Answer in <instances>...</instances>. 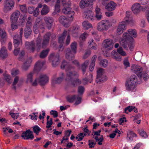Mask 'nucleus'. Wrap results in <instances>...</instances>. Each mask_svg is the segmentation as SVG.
<instances>
[{
  "label": "nucleus",
  "mask_w": 149,
  "mask_h": 149,
  "mask_svg": "<svg viewBox=\"0 0 149 149\" xmlns=\"http://www.w3.org/2000/svg\"><path fill=\"white\" fill-rule=\"evenodd\" d=\"M15 22H11V28L13 30H14L17 28V25L15 23Z\"/></svg>",
  "instance_id": "obj_63"
},
{
  "label": "nucleus",
  "mask_w": 149,
  "mask_h": 149,
  "mask_svg": "<svg viewBox=\"0 0 149 149\" xmlns=\"http://www.w3.org/2000/svg\"><path fill=\"white\" fill-rule=\"evenodd\" d=\"M89 63V61L88 60H86L81 65V69L83 72V74L85 72L86 69Z\"/></svg>",
  "instance_id": "obj_38"
},
{
  "label": "nucleus",
  "mask_w": 149,
  "mask_h": 149,
  "mask_svg": "<svg viewBox=\"0 0 149 149\" xmlns=\"http://www.w3.org/2000/svg\"><path fill=\"white\" fill-rule=\"evenodd\" d=\"M84 15L86 19L92 21L95 19L93 13L90 10L85 11L84 12Z\"/></svg>",
  "instance_id": "obj_22"
},
{
  "label": "nucleus",
  "mask_w": 149,
  "mask_h": 149,
  "mask_svg": "<svg viewBox=\"0 0 149 149\" xmlns=\"http://www.w3.org/2000/svg\"><path fill=\"white\" fill-rule=\"evenodd\" d=\"M88 33L84 32L81 34L79 38L81 40L84 41L86 40V39L88 37Z\"/></svg>",
  "instance_id": "obj_45"
},
{
  "label": "nucleus",
  "mask_w": 149,
  "mask_h": 149,
  "mask_svg": "<svg viewBox=\"0 0 149 149\" xmlns=\"http://www.w3.org/2000/svg\"><path fill=\"white\" fill-rule=\"evenodd\" d=\"M120 132V131L118 130V129H117L115 131H113L111 134H110L109 137L111 138H114L115 137V136L116 135V133H119Z\"/></svg>",
  "instance_id": "obj_53"
},
{
  "label": "nucleus",
  "mask_w": 149,
  "mask_h": 149,
  "mask_svg": "<svg viewBox=\"0 0 149 149\" xmlns=\"http://www.w3.org/2000/svg\"><path fill=\"white\" fill-rule=\"evenodd\" d=\"M75 65L78 67L79 66V63L77 60H74L72 61V64L68 63L65 61H63L61 64V68L62 69H65L67 72L71 71V70L74 69Z\"/></svg>",
  "instance_id": "obj_5"
},
{
  "label": "nucleus",
  "mask_w": 149,
  "mask_h": 149,
  "mask_svg": "<svg viewBox=\"0 0 149 149\" xmlns=\"http://www.w3.org/2000/svg\"><path fill=\"white\" fill-rule=\"evenodd\" d=\"M50 33H47L44 36L43 41L41 44V38L40 35H39L36 40V45H35L34 42L31 41L29 42H26L25 45L26 49L29 52H34L36 51L38 52L41 47L44 48L48 44L49 40Z\"/></svg>",
  "instance_id": "obj_1"
},
{
  "label": "nucleus",
  "mask_w": 149,
  "mask_h": 149,
  "mask_svg": "<svg viewBox=\"0 0 149 149\" xmlns=\"http://www.w3.org/2000/svg\"><path fill=\"white\" fill-rule=\"evenodd\" d=\"M32 61V59L31 58L29 57L28 58L23 64L22 68L23 70H26L30 66Z\"/></svg>",
  "instance_id": "obj_27"
},
{
  "label": "nucleus",
  "mask_w": 149,
  "mask_h": 149,
  "mask_svg": "<svg viewBox=\"0 0 149 149\" xmlns=\"http://www.w3.org/2000/svg\"><path fill=\"white\" fill-rule=\"evenodd\" d=\"M32 21V19L31 18V17H29L26 23V27H30V26H31L32 25V23L31 22Z\"/></svg>",
  "instance_id": "obj_57"
},
{
  "label": "nucleus",
  "mask_w": 149,
  "mask_h": 149,
  "mask_svg": "<svg viewBox=\"0 0 149 149\" xmlns=\"http://www.w3.org/2000/svg\"><path fill=\"white\" fill-rule=\"evenodd\" d=\"M62 3L63 8L62 10L63 12L65 14H68L71 11V8L70 7L71 3L70 1H67L65 0H62Z\"/></svg>",
  "instance_id": "obj_13"
},
{
  "label": "nucleus",
  "mask_w": 149,
  "mask_h": 149,
  "mask_svg": "<svg viewBox=\"0 0 149 149\" xmlns=\"http://www.w3.org/2000/svg\"><path fill=\"white\" fill-rule=\"evenodd\" d=\"M63 80V78L61 77H59L57 78L54 77L52 80V82L53 83L55 84L60 83Z\"/></svg>",
  "instance_id": "obj_44"
},
{
  "label": "nucleus",
  "mask_w": 149,
  "mask_h": 149,
  "mask_svg": "<svg viewBox=\"0 0 149 149\" xmlns=\"http://www.w3.org/2000/svg\"><path fill=\"white\" fill-rule=\"evenodd\" d=\"M127 81L136 86L138 84H140V83L138 81L137 76L135 75H131Z\"/></svg>",
  "instance_id": "obj_28"
},
{
  "label": "nucleus",
  "mask_w": 149,
  "mask_h": 149,
  "mask_svg": "<svg viewBox=\"0 0 149 149\" xmlns=\"http://www.w3.org/2000/svg\"><path fill=\"white\" fill-rule=\"evenodd\" d=\"M95 0H81L79 3L80 7L83 9L90 5H92Z\"/></svg>",
  "instance_id": "obj_16"
},
{
  "label": "nucleus",
  "mask_w": 149,
  "mask_h": 149,
  "mask_svg": "<svg viewBox=\"0 0 149 149\" xmlns=\"http://www.w3.org/2000/svg\"><path fill=\"white\" fill-rule=\"evenodd\" d=\"M33 74L34 72H30L27 75L26 81L27 82L31 83L32 82Z\"/></svg>",
  "instance_id": "obj_40"
},
{
  "label": "nucleus",
  "mask_w": 149,
  "mask_h": 149,
  "mask_svg": "<svg viewBox=\"0 0 149 149\" xmlns=\"http://www.w3.org/2000/svg\"><path fill=\"white\" fill-rule=\"evenodd\" d=\"M127 24L125 21H122L119 22L117 26L116 32L118 35H120L126 29V24Z\"/></svg>",
  "instance_id": "obj_14"
},
{
  "label": "nucleus",
  "mask_w": 149,
  "mask_h": 149,
  "mask_svg": "<svg viewBox=\"0 0 149 149\" xmlns=\"http://www.w3.org/2000/svg\"><path fill=\"white\" fill-rule=\"evenodd\" d=\"M132 70L137 74L138 76H141L142 74V68L139 66L134 65L133 66Z\"/></svg>",
  "instance_id": "obj_25"
},
{
  "label": "nucleus",
  "mask_w": 149,
  "mask_h": 149,
  "mask_svg": "<svg viewBox=\"0 0 149 149\" xmlns=\"http://www.w3.org/2000/svg\"><path fill=\"white\" fill-rule=\"evenodd\" d=\"M77 43L74 42L71 43L70 47L71 50L68 49L66 51L65 57L69 60H72L74 58V55L77 52Z\"/></svg>",
  "instance_id": "obj_4"
},
{
  "label": "nucleus",
  "mask_w": 149,
  "mask_h": 149,
  "mask_svg": "<svg viewBox=\"0 0 149 149\" xmlns=\"http://www.w3.org/2000/svg\"><path fill=\"white\" fill-rule=\"evenodd\" d=\"M7 33L4 29H1V42L2 43L5 42L7 40Z\"/></svg>",
  "instance_id": "obj_31"
},
{
  "label": "nucleus",
  "mask_w": 149,
  "mask_h": 149,
  "mask_svg": "<svg viewBox=\"0 0 149 149\" xmlns=\"http://www.w3.org/2000/svg\"><path fill=\"white\" fill-rule=\"evenodd\" d=\"M50 114L51 115H52L54 118H56L58 116V113L56 111H50Z\"/></svg>",
  "instance_id": "obj_61"
},
{
  "label": "nucleus",
  "mask_w": 149,
  "mask_h": 149,
  "mask_svg": "<svg viewBox=\"0 0 149 149\" xmlns=\"http://www.w3.org/2000/svg\"><path fill=\"white\" fill-rule=\"evenodd\" d=\"M90 54L91 51L90 50L86 51L83 56V58L84 59H86L89 56Z\"/></svg>",
  "instance_id": "obj_62"
},
{
  "label": "nucleus",
  "mask_w": 149,
  "mask_h": 149,
  "mask_svg": "<svg viewBox=\"0 0 149 149\" xmlns=\"http://www.w3.org/2000/svg\"><path fill=\"white\" fill-rule=\"evenodd\" d=\"M49 51V49L42 51L40 55V57L41 58H43L46 57L47 56Z\"/></svg>",
  "instance_id": "obj_39"
},
{
  "label": "nucleus",
  "mask_w": 149,
  "mask_h": 149,
  "mask_svg": "<svg viewBox=\"0 0 149 149\" xmlns=\"http://www.w3.org/2000/svg\"><path fill=\"white\" fill-rule=\"evenodd\" d=\"M111 26L110 22L109 20L105 19L97 23V29L98 31L103 32L108 30Z\"/></svg>",
  "instance_id": "obj_6"
},
{
  "label": "nucleus",
  "mask_w": 149,
  "mask_h": 149,
  "mask_svg": "<svg viewBox=\"0 0 149 149\" xmlns=\"http://www.w3.org/2000/svg\"><path fill=\"white\" fill-rule=\"evenodd\" d=\"M127 47L129 48L131 51H132L133 49L134 46V39L130 40H127Z\"/></svg>",
  "instance_id": "obj_37"
},
{
  "label": "nucleus",
  "mask_w": 149,
  "mask_h": 149,
  "mask_svg": "<svg viewBox=\"0 0 149 149\" xmlns=\"http://www.w3.org/2000/svg\"><path fill=\"white\" fill-rule=\"evenodd\" d=\"M19 80V78L18 77H16L14 78V81L13 83V88L15 90L16 88L15 86V85L17 84Z\"/></svg>",
  "instance_id": "obj_58"
},
{
  "label": "nucleus",
  "mask_w": 149,
  "mask_h": 149,
  "mask_svg": "<svg viewBox=\"0 0 149 149\" xmlns=\"http://www.w3.org/2000/svg\"><path fill=\"white\" fill-rule=\"evenodd\" d=\"M11 73L12 75L15 76L19 74V71L18 69H13L12 70Z\"/></svg>",
  "instance_id": "obj_59"
},
{
  "label": "nucleus",
  "mask_w": 149,
  "mask_h": 149,
  "mask_svg": "<svg viewBox=\"0 0 149 149\" xmlns=\"http://www.w3.org/2000/svg\"><path fill=\"white\" fill-rule=\"evenodd\" d=\"M68 14V19L69 22L70 23V22L72 21L73 20L74 13L73 11H71Z\"/></svg>",
  "instance_id": "obj_43"
},
{
  "label": "nucleus",
  "mask_w": 149,
  "mask_h": 149,
  "mask_svg": "<svg viewBox=\"0 0 149 149\" xmlns=\"http://www.w3.org/2000/svg\"><path fill=\"white\" fill-rule=\"evenodd\" d=\"M20 14V13L18 10H16L13 12L11 15L10 19L11 22H17Z\"/></svg>",
  "instance_id": "obj_30"
},
{
  "label": "nucleus",
  "mask_w": 149,
  "mask_h": 149,
  "mask_svg": "<svg viewBox=\"0 0 149 149\" xmlns=\"http://www.w3.org/2000/svg\"><path fill=\"white\" fill-rule=\"evenodd\" d=\"M142 9V6L138 3L134 4L132 7V10L135 15H137L140 13Z\"/></svg>",
  "instance_id": "obj_19"
},
{
  "label": "nucleus",
  "mask_w": 149,
  "mask_h": 149,
  "mask_svg": "<svg viewBox=\"0 0 149 149\" xmlns=\"http://www.w3.org/2000/svg\"><path fill=\"white\" fill-rule=\"evenodd\" d=\"M67 35L65 44L66 45H68L70 42V35L68 33V32L66 31H64L61 35L58 38V42L61 44L59 46V48L60 49L63 47L62 43H63L64 40L65 39V36Z\"/></svg>",
  "instance_id": "obj_9"
},
{
  "label": "nucleus",
  "mask_w": 149,
  "mask_h": 149,
  "mask_svg": "<svg viewBox=\"0 0 149 149\" xmlns=\"http://www.w3.org/2000/svg\"><path fill=\"white\" fill-rule=\"evenodd\" d=\"M84 91V88L83 86H79L78 88V93L80 95H82Z\"/></svg>",
  "instance_id": "obj_54"
},
{
  "label": "nucleus",
  "mask_w": 149,
  "mask_h": 149,
  "mask_svg": "<svg viewBox=\"0 0 149 149\" xmlns=\"http://www.w3.org/2000/svg\"><path fill=\"white\" fill-rule=\"evenodd\" d=\"M49 10L48 7L45 4L43 5V7L40 13L42 15H45L48 13Z\"/></svg>",
  "instance_id": "obj_35"
},
{
  "label": "nucleus",
  "mask_w": 149,
  "mask_h": 149,
  "mask_svg": "<svg viewBox=\"0 0 149 149\" xmlns=\"http://www.w3.org/2000/svg\"><path fill=\"white\" fill-rule=\"evenodd\" d=\"M107 77L104 74L103 69L101 68H99L97 71L96 82L100 83L101 82H104L107 80Z\"/></svg>",
  "instance_id": "obj_8"
},
{
  "label": "nucleus",
  "mask_w": 149,
  "mask_h": 149,
  "mask_svg": "<svg viewBox=\"0 0 149 149\" xmlns=\"http://www.w3.org/2000/svg\"><path fill=\"white\" fill-rule=\"evenodd\" d=\"M33 130L34 132L37 134H38L40 131V128L37 125L33 127Z\"/></svg>",
  "instance_id": "obj_51"
},
{
  "label": "nucleus",
  "mask_w": 149,
  "mask_h": 149,
  "mask_svg": "<svg viewBox=\"0 0 149 149\" xmlns=\"http://www.w3.org/2000/svg\"><path fill=\"white\" fill-rule=\"evenodd\" d=\"M49 58L52 62V66L54 67L57 66L60 63L59 55L58 54L52 53L50 55Z\"/></svg>",
  "instance_id": "obj_10"
},
{
  "label": "nucleus",
  "mask_w": 149,
  "mask_h": 149,
  "mask_svg": "<svg viewBox=\"0 0 149 149\" xmlns=\"http://www.w3.org/2000/svg\"><path fill=\"white\" fill-rule=\"evenodd\" d=\"M136 135L134 133L133 131H129L127 133V138L130 141H132L133 140V138L136 136Z\"/></svg>",
  "instance_id": "obj_36"
},
{
  "label": "nucleus",
  "mask_w": 149,
  "mask_h": 149,
  "mask_svg": "<svg viewBox=\"0 0 149 149\" xmlns=\"http://www.w3.org/2000/svg\"><path fill=\"white\" fill-rule=\"evenodd\" d=\"M38 114V112L33 113L29 115L30 118L34 121H36L37 119V114Z\"/></svg>",
  "instance_id": "obj_48"
},
{
  "label": "nucleus",
  "mask_w": 149,
  "mask_h": 149,
  "mask_svg": "<svg viewBox=\"0 0 149 149\" xmlns=\"http://www.w3.org/2000/svg\"><path fill=\"white\" fill-rule=\"evenodd\" d=\"M44 20L47 28L49 29H50L52 26L53 22L52 18L50 17L45 16L44 18Z\"/></svg>",
  "instance_id": "obj_23"
},
{
  "label": "nucleus",
  "mask_w": 149,
  "mask_h": 149,
  "mask_svg": "<svg viewBox=\"0 0 149 149\" xmlns=\"http://www.w3.org/2000/svg\"><path fill=\"white\" fill-rule=\"evenodd\" d=\"M84 137V135L83 133H81L78 134V135L76 137V139L77 141H80L82 140Z\"/></svg>",
  "instance_id": "obj_55"
},
{
  "label": "nucleus",
  "mask_w": 149,
  "mask_h": 149,
  "mask_svg": "<svg viewBox=\"0 0 149 149\" xmlns=\"http://www.w3.org/2000/svg\"><path fill=\"white\" fill-rule=\"evenodd\" d=\"M48 76L45 74H40L38 78V81L41 85H45L48 81Z\"/></svg>",
  "instance_id": "obj_18"
},
{
  "label": "nucleus",
  "mask_w": 149,
  "mask_h": 149,
  "mask_svg": "<svg viewBox=\"0 0 149 149\" xmlns=\"http://www.w3.org/2000/svg\"><path fill=\"white\" fill-rule=\"evenodd\" d=\"M9 115L11 116V117L14 119H17L19 116V115L18 113H14L12 112V111H10L9 113Z\"/></svg>",
  "instance_id": "obj_47"
},
{
  "label": "nucleus",
  "mask_w": 149,
  "mask_h": 149,
  "mask_svg": "<svg viewBox=\"0 0 149 149\" xmlns=\"http://www.w3.org/2000/svg\"><path fill=\"white\" fill-rule=\"evenodd\" d=\"M100 64L101 66L106 67L108 65V61L106 59H103L100 61Z\"/></svg>",
  "instance_id": "obj_49"
},
{
  "label": "nucleus",
  "mask_w": 149,
  "mask_h": 149,
  "mask_svg": "<svg viewBox=\"0 0 149 149\" xmlns=\"http://www.w3.org/2000/svg\"><path fill=\"white\" fill-rule=\"evenodd\" d=\"M137 36V32L135 29H130L123 34L122 38L119 41L120 44L125 49L128 50L127 40L134 39Z\"/></svg>",
  "instance_id": "obj_2"
},
{
  "label": "nucleus",
  "mask_w": 149,
  "mask_h": 149,
  "mask_svg": "<svg viewBox=\"0 0 149 149\" xmlns=\"http://www.w3.org/2000/svg\"><path fill=\"white\" fill-rule=\"evenodd\" d=\"M60 0H57L56 4L55 7L54 13L55 14L60 11Z\"/></svg>",
  "instance_id": "obj_42"
},
{
  "label": "nucleus",
  "mask_w": 149,
  "mask_h": 149,
  "mask_svg": "<svg viewBox=\"0 0 149 149\" xmlns=\"http://www.w3.org/2000/svg\"><path fill=\"white\" fill-rule=\"evenodd\" d=\"M83 28L85 30H88L90 28H93L92 25L86 21H84L82 24Z\"/></svg>",
  "instance_id": "obj_33"
},
{
  "label": "nucleus",
  "mask_w": 149,
  "mask_h": 149,
  "mask_svg": "<svg viewBox=\"0 0 149 149\" xmlns=\"http://www.w3.org/2000/svg\"><path fill=\"white\" fill-rule=\"evenodd\" d=\"M14 4L15 2L13 0H6L4 3V11L7 13L12 10Z\"/></svg>",
  "instance_id": "obj_11"
},
{
  "label": "nucleus",
  "mask_w": 149,
  "mask_h": 149,
  "mask_svg": "<svg viewBox=\"0 0 149 149\" xmlns=\"http://www.w3.org/2000/svg\"><path fill=\"white\" fill-rule=\"evenodd\" d=\"M1 58H5L8 56L7 50L5 47H3L1 50Z\"/></svg>",
  "instance_id": "obj_34"
},
{
  "label": "nucleus",
  "mask_w": 149,
  "mask_h": 149,
  "mask_svg": "<svg viewBox=\"0 0 149 149\" xmlns=\"http://www.w3.org/2000/svg\"><path fill=\"white\" fill-rule=\"evenodd\" d=\"M68 139H69L67 137L64 136L62 140L61 141V143H63L64 144H65L66 142H68Z\"/></svg>",
  "instance_id": "obj_64"
},
{
  "label": "nucleus",
  "mask_w": 149,
  "mask_h": 149,
  "mask_svg": "<svg viewBox=\"0 0 149 149\" xmlns=\"http://www.w3.org/2000/svg\"><path fill=\"white\" fill-rule=\"evenodd\" d=\"M22 137L25 139H33L34 136L33 134V132L30 130H28L26 131L23 132L22 135Z\"/></svg>",
  "instance_id": "obj_20"
},
{
  "label": "nucleus",
  "mask_w": 149,
  "mask_h": 149,
  "mask_svg": "<svg viewBox=\"0 0 149 149\" xmlns=\"http://www.w3.org/2000/svg\"><path fill=\"white\" fill-rule=\"evenodd\" d=\"M114 42L113 40L109 38H107L103 42L102 44L103 47L109 49L111 50L113 47Z\"/></svg>",
  "instance_id": "obj_15"
},
{
  "label": "nucleus",
  "mask_w": 149,
  "mask_h": 149,
  "mask_svg": "<svg viewBox=\"0 0 149 149\" xmlns=\"http://www.w3.org/2000/svg\"><path fill=\"white\" fill-rule=\"evenodd\" d=\"M138 131L140 135L142 137L144 138H146L148 135L146 132H145L143 129H140L138 130Z\"/></svg>",
  "instance_id": "obj_46"
},
{
  "label": "nucleus",
  "mask_w": 149,
  "mask_h": 149,
  "mask_svg": "<svg viewBox=\"0 0 149 149\" xmlns=\"http://www.w3.org/2000/svg\"><path fill=\"white\" fill-rule=\"evenodd\" d=\"M124 65L126 68H127L130 66V63L129 61L128 58H125L124 59L123 61Z\"/></svg>",
  "instance_id": "obj_52"
},
{
  "label": "nucleus",
  "mask_w": 149,
  "mask_h": 149,
  "mask_svg": "<svg viewBox=\"0 0 149 149\" xmlns=\"http://www.w3.org/2000/svg\"><path fill=\"white\" fill-rule=\"evenodd\" d=\"M22 34L23 29L21 28L19 31L20 37L18 35H16L14 37L13 43L15 48H17L20 43L21 45L22 44Z\"/></svg>",
  "instance_id": "obj_12"
},
{
  "label": "nucleus",
  "mask_w": 149,
  "mask_h": 149,
  "mask_svg": "<svg viewBox=\"0 0 149 149\" xmlns=\"http://www.w3.org/2000/svg\"><path fill=\"white\" fill-rule=\"evenodd\" d=\"M134 108V107L132 106L127 107L125 108V112L126 113H128L129 112H130L133 111V109Z\"/></svg>",
  "instance_id": "obj_56"
},
{
  "label": "nucleus",
  "mask_w": 149,
  "mask_h": 149,
  "mask_svg": "<svg viewBox=\"0 0 149 149\" xmlns=\"http://www.w3.org/2000/svg\"><path fill=\"white\" fill-rule=\"evenodd\" d=\"M68 101L70 102H72L75 101L74 105H77L80 104L81 101V98L79 95H74L72 97H69L67 99Z\"/></svg>",
  "instance_id": "obj_17"
},
{
  "label": "nucleus",
  "mask_w": 149,
  "mask_h": 149,
  "mask_svg": "<svg viewBox=\"0 0 149 149\" xmlns=\"http://www.w3.org/2000/svg\"><path fill=\"white\" fill-rule=\"evenodd\" d=\"M131 13L129 11H127L126 13V17L124 19L126 23L127 24H130L133 23L134 21L132 17H130Z\"/></svg>",
  "instance_id": "obj_29"
},
{
  "label": "nucleus",
  "mask_w": 149,
  "mask_h": 149,
  "mask_svg": "<svg viewBox=\"0 0 149 149\" xmlns=\"http://www.w3.org/2000/svg\"><path fill=\"white\" fill-rule=\"evenodd\" d=\"M125 87L126 90L128 91H133L136 88V86L126 81L125 83Z\"/></svg>",
  "instance_id": "obj_32"
},
{
  "label": "nucleus",
  "mask_w": 149,
  "mask_h": 149,
  "mask_svg": "<svg viewBox=\"0 0 149 149\" xmlns=\"http://www.w3.org/2000/svg\"><path fill=\"white\" fill-rule=\"evenodd\" d=\"M45 63V62L44 61H37L35 65L34 68V70L38 71L43 69Z\"/></svg>",
  "instance_id": "obj_26"
},
{
  "label": "nucleus",
  "mask_w": 149,
  "mask_h": 149,
  "mask_svg": "<svg viewBox=\"0 0 149 149\" xmlns=\"http://www.w3.org/2000/svg\"><path fill=\"white\" fill-rule=\"evenodd\" d=\"M31 30L30 27H26L24 30V36L26 38H28L31 34Z\"/></svg>",
  "instance_id": "obj_41"
},
{
  "label": "nucleus",
  "mask_w": 149,
  "mask_h": 149,
  "mask_svg": "<svg viewBox=\"0 0 149 149\" xmlns=\"http://www.w3.org/2000/svg\"><path fill=\"white\" fill-rule=\"evenodd\" d=\"M58 21L61 24L63 25L66 27H68L70 25L68 19L64 16L62 15L60 16L58 19Z\"/></svg>",
  "instance_id": "obj_21"
},
{
  "label": "nucleus",
  "mask_w": 149,
  "mask_h": 149,
  "mask_svg": "<svg viewBox=\"0 0 149 149\" xmlns=\"http://www.w3.org/2000/svg\"><path fill=\"white\" fill-rule=\"evenodd\" d=\"M79 76L78 73L75 71H69L67 72L66 75L65 79V80L68 82H71V84L73 86H75L81 83V81L79 79H77L73 81H72L73 77H77Z\"/></svg>",
  "instance_id": "obj_3"
},
{
  "label": "nucleus",
  "mask_w": 149,
  "mask_h": 149,
  "mask_svg": "<svg viewBox=\"0 0 149 149\" xmlns=\"http://www.w3.org/2000/svg\"><path fill=\"white\" fill-rule=\"evenodd\" d=\"M53 124V119L52 118H50L49 120L47 121L46 127L49 129L50 128Z\"/></svg>",
  "instance_id": "obj_50"
},
{
  "label": "nucleus",
  "mask_w": 149,
  "mask_h": 149,
  "mask_svg": "<svg viewBox=\"0 0 149 149\" xmlns=\"http://www.w3.org/2000/svg\"><path fill=\"white\" fill-rule=\"evenodd\" d=\"M20 8L23 12L26 13L27 11V8L25 5H24L20 6Z\"/></svg>",
  "instance_id": "obj_60"
},
{
  "label": "nucleus",
  "mask_w": 149,
  "mask_h": 149,
  "mask_svg": "<svg viewBox=\"0 0 149 149\" xmlns=\"http://www.w3.org/2000/svg\"><path fill=\"white\" fill-rule=\"evenodd\" d=\"M117 52L118 53L114 50L111 53L112 58L116 61H119L121 60V57L118 54L123 56H125L127 55L125 52L123 50V49L121 47H120L117 49Z\"/></svg>",
  "instance_id": "obj_7"
},
{
  "label": "nucleus",
  "mask_w": 149,
  "mask_h": 149,
  "mask_svg": "<svg viewBox=\"0 0 149 149\" xmlns=\"http://www.w3.org/2000/svg\"><path fill=\"white\" fill-rule=\"evenodd\" d=\"M116 4L113 1H110L105 7V8L109 11H112L115 9Z\"/></svg>",
  "instance_id": "obj_24"
}]
</instances>
